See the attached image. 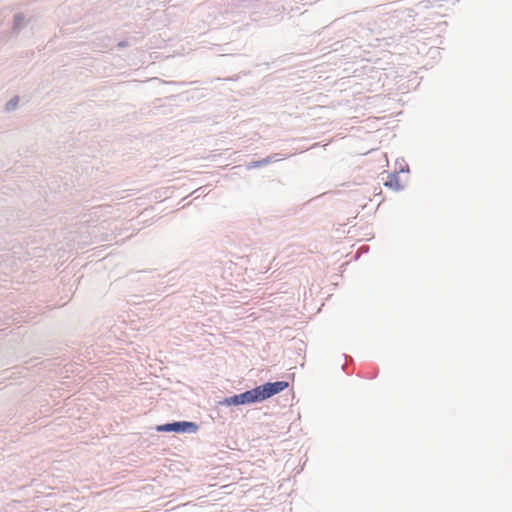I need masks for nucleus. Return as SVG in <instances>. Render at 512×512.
Segmentation results:
<instances>
[{
    "label": "nucleus",
    "instance_id": "obj_5",
    "mask_svg": "<svg viewBox=\"0 0 512 512\" xmlns=\"http://www.w3.org/2000/svg\"><path fill=\"white\" fill-rule=\"evenodd\" d=\"M226 405H241V394L226 398L223 402Z\"/></svg>",
    "mask_w": 512,
    "mask_h": 512
},
{
    "label": "nucleus",
    "instance_id": "obj_6",
    "mask_svg": "<svg viewBox=\"0 0 512 512\" xmlns=\"http://www.w3.org/2000/svg\"><path fill=\"white\" fill-rule=\"evenodd\" d=\"M17 102H18V98H15L13 101H11V102L8 104V109H10V108H14V107L17 105Z\"/></svg>",
    "mask_w": 512,
    "mask_h": 512
},
{
    "label": "nucleus",
    "instance_id": "obj_3",
    "mask_svg": "<svg viewBox=\"0 0 512 512\" xmlns=\"http://www.w3.org/2000/svg\"><path fill=\"white\" fill-rule=\"evenodd\" d=\"M263 400L264 397L260 386H257L256 388L248 390L241 394V401L243 404H249Z\"/></svg>",
    "mask_w": 512,
    "mask_h": 512
},
{
    "label": "nucleus",
    "instance_id": "obj_4",
    "mask_svg": "<svg viewBox=\"0 0 512 512\" xmlns=\"http://www.w3.org/2000/svg\"><path fill=\"white\" fill-rule=\"evenodd\" d=\"M385 186L390 187L394 190H400L402 188L397 175H389L388 180L384 183Z\"/></svg>",
    "mask_w": 512,
    "mask_h": 512
},
{
    "label": "nucleus",
    "instance_id": "obj_1",
    "mask_svg": "<svg viewBox=\"0 0 512 512\" xmlns=\"http://www.w3.org/2000/svg\"><path fill=\"white\" fill-rule=\"evenodd\" d=\"M197 425L193 422H174V423H168L164 425L157 426L156 430L158 432H177V433H183V432H196Z\"/></svg>",
    "mask_w": 512,
    "mask_h": 512
},
{
    "label": "nucleus",
    "instance_id": "obj_2",
    "mask_svg": "<svg viewBox=\"0 0 512 512\" xmlns=\"http://www.w3.org/2000/svg\"><path fill=\"white\" fill-rule=\"evenodd\" d=\"M262 394L264 400L285 390L288 387V382L285 381H277L274 383H266L261 385Z\"/></svg>",
    "mask_w": 512,
    "mask_h": 512
}]
</instances>
